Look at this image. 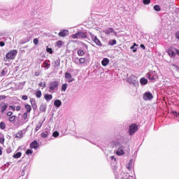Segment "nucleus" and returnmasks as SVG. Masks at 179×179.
<instances>
[{"label":"nucleus","instance_id":"nucleus-47","mask_svg":"<svg viewBox=\"0 0 179 179\" xmlns=\"http://www.w3.org/2000/svg\"><path fill=\"white\" fill-rule=\"evenodd\" d=\"M6 75V73L5 72V70H3L1 73V76H5Z\"/></svg>","mask_w":179,"mask_h":179},{"label":"nucleus","instance_id":"nucleus-1","mask_svg":"<svg viewBox=\"0 0 179 179\" xmlns=\"http://www.w3.org/2000/svg\"><path fill=\"white\" fill-rule=\"evenodd\" d=\"M16 55H17V50H13L6 55V59H14L16 58Z\"/></svg>","mask_w":179,"mask_h":179},{"label":"nucleus","instance_id":"nucleus-26","mask_svg":"<svg viewBox=\"0 0 179 179\" xmlns=\"http://www.w3.org/2000/svg\"><path fill=\"white\" fill-rule=\"evenodd\" d=\"M154 9L156 12H160V10H162V8H160V6L159 5L154 6Z\"/></svg>","mask_w":179,"mask_h":179},{"label":"nucleus","instance_id":"nucleus-37","mask_svg":"<svg viewBox=\"0 0 179 179\" xmlns=\"http://www.w3.org/2000/svg\"><path fill=\"white\" fill-rule=\"evenodd\" d=\"M143 3H144V5H149V3H150V0H143Z\"/></svg>","mask_w":179,"mask_h":179},{"label":"nucleus","instance_id":"nucleus-54","mask_svg":"<svg viewBox=\"0 0 179 179\" xmlns=\"http://www.w3.org/2000/svg\"><path fill=\"white\" fill-rule=\"evenodd\" d=\"M0 156H2V147H0Z\"/></svg>","mask_w":179,"mask_h":179},{"label":"nucleus","instance_id":"nucleus-58","mask_svg":"<svg viewBox=\"0 0 179 179\" xmlns=\"http://www.w3.org/2000/svg\"><path fill=\"white\" fill-rule=\"evenodd\" d=\"M38 86H40V87H41V86H43V83H40L38 84Z\"/></svg>","mask_w":179,"mask_h":179},{"label":"nucleus","instance_id":"nucleus-45","mask_svg":"<svg viewBox=\"0 0 179 179\" xmlns=\"http://www.w3.org/2000/svg\"><path fill=\"white\" fill-rule=\"evenodd\" d=\"M13 114V113L9 111V112L7 113V117H12Z\"/></svg>","mask_w":179,"mask_h":179},{"label":"nucleus","instance_id":"nucleus-2","mask_svg":"<svg viewBox=\"0 0 179 179\" xmlns=\"http://www.w3.org/2000/svg\"><path fill=\"white\" fill-rule=\"evenodd\" d=\"M138 131V125L135 123H133L131 125L129 126V135H132L135 134Z\"/></svg>","mask_w":179,"mask_h":179},{"label":"nucleus","instance_id":"nucleus-51","mask_svg":"<svg viewBox=\"0 0 179 179\" xmlns=\"http://www.w3.org/2000/svg\"><path fill=\"white\" fill-rule=\"evenodd\" d=\"M10 108L13 110V111H15V110H16V108H15L13 106H10Z\"/></svg>","mask_w":179,"mask_h":179},{"label":"nucleus","instance_id":"nucleus-24","mask_svg":"<svg viewBox=\"0 0 179 179\" xmlns=\"http://www.w3.org/2000/svg\"><path fill=\"white\" fill-rule=\"evenodd\" d=\"M0 143L1 145H3V143H5V137L3 136V134L0 135Z\"/></svg>","mask_w":179,"mask_h":179},{"label":"nucleus","instance_id":"nucleus-22","mask_svg":"<svg viewBox=\"0 0 179 179\" xmlns=\"http://www.w3.org/2000/svg\"><path fill=\"white\" fill-rule=\"evenodd\" d=\"M22 156V152H18L16 154L13 155V157H14V159H19V157H21Z\"/></svg>","mask_w":179,"mask_h":179},{"label":"nucleus","instance_id":"nucleus-27","mask_svg":"<svg viewBox=\"0 0 179 179\" xmlns=\"http://www.w3.org/2000/svg\"><path fill=\"white\" fill-rule=\"evenodd\" d=\"M5 128H6V124H5V122H0V129H5Z\"/></svg>","mask_w":179,"mask_h":179},{"label":"nucleus","instance_id":"nucleus-61","mask_svg":"<svg viewBox=\"0 0 179 179\" xmlns=\"http://www.w3.org/2000/svg\"><path fill=\"white\" fill-rule=\"evenodd\" d=\"M178 116L179 117V113L178 114Z\"/></svg>","mask_w":179,"mask_h":179},{"label":"nucleus","instance_id":"nucleus-10","mask_svg":"<svg viewBox=\"0 0 179 179\" xmlns=\"http://www.w3.org/2000/svg\"><path fill=\"white\" fill-rule=\"evenodd\" d=\"M23 135H24L23 130H21L16 134L15 138H17V139H22V138H23Z\"/></svg>","mask_w":179,"mask_h":179},{"label":"nucleus","instance_id":"nucleus-32","mask_svg":"<svg viewBox=\"0 0 179 179\" xmlns=\"http://www.w3.org/2000/svg\"><path fill=\"white\" fill-rule=\"evenodd\" d=\"M41 91L38 90L36 92V96L38 98V99H40V97H41Z\"/></svg>","mask_w":179,"mask_h":179},{"label":"nucleus","instance_id":"nucleus-6","mask_svg":"<svg viewBox=\"0 0 179 179\" xmlns=\"http://www.w3.org/2000/svg\"><path fill=\"white\" fill-rule=\"evenodd\" d=\"M128 82L131 85H135V83H136V77H135V76H130L128 79Z\"/></svg>","mask_w":179,"mask_h":179},{"label":"nucleus","instance_id":"nucleus-35","mask_svg":"<svg viewBox=\"0 0 179 179\" xmlns=\"http://www.w3.org/2000/svg\"><path fill=\"white\" fill-rule=\"evenodd\" d=\"M46 51H47V52H48L49 54H52V52H53L52 48H46Z\"/></svg>","mask_w":179,"mask_h":179},{"label":"nucleus","instance_id":"nucleus-7","mask_svg":"<svg viewBox=\"0 0 179 179\" xmlns=\"http://www.w3.org/2000/svg\"><path fill=\"white\" fill-rule=\"evenodd\" d=\"M167 53L169 57H176V52H174L173 48H169L167 50Z\"/></svg>","mask_w":179,"mask_h":179},{"label":"nucleus","instance_id":"nucleus-62","mask_svg":"<svg viewBox=\"0 0 179 179\" xmlns=\"http://www.w3.org/2000/svg\"><path fill=\"white\" fill-rule=\"evenodd\" d=\"M30 101H31V100Z\"/></svg>","mask_w":179,"mask_h":179},{"label":"nucleus","instance_id":"nucleus-53","mask_svg":"<svg viewBox=\"0 0 179 179\" xmlns=\"http://www.w3.org/2000/svg\"><path fill=\"white\" fill-rule=\"evenodd\" d=\"M16 111H20V106L16 107Z\"/></svg>","mask_w":179,"mask_h":179},{"label":"nucleus","instance_id":"nucleus-36","mask_svg":"<svg viewBox=\"0 0 179 179\" xmlns=\"http://www.w3.org/2000/svg\"><path fill=\"white\" fill-rule=\"evenodd\" d=\"M72 38H79L78 32L72 35Z\"/></svg>","mask_w":179,"mask_h":179},{"label":"nucleus","instance_id":"nucleus-31","mask_svg":"<svg viewBox=\"0 0 179 179\" xmlns=\"http://www.w3.org/2000/svg\"><path fill=\"white\" fill-rule=\"evenodd\" d=\"M65 78L66 79H72V75H71L69 73H66Z\"/></svg>","mask_w":179,"mask_h":179},{"label":"nucleus","instance_id":"nucleus-9","mask_svg":"<svg viewBox=\"0 0 179 179\" xmlns=\"http://www.w3.org/2000/svg\"><path fill=\"white\" fill-rule=\"evenodd\" d=\"M78 38H87V34L86 32H78Z\"/></svg>","mask_w":179,"mask_h":179},{"label":"nucleus","instance_id":"nucleus-25","mask_svg":"<svg viewBox=\"0 0 179 179\" xmlns=\"http://www.w3.org/2000/svg\"><path fill=\"white\" fill-rule=\"evenodd\" d=\"M6 108H8V105L4 103L1 108V113H5V111H6Z\"/></svg>","mask_w":179,"mask_h":179},{"label":"nucleus","instance_id":"nucleus-16","mask_svg":"<svg viewBox=\"0 0 179 179\" xmlns=\"http://www.w3.org/2000/svg\"><path fill=\"white\" fill-rule=\"evenodd\" d=\"M146 76L150 80H155V76L152 75V73H148Z\"/></svg>","mask_w":179,"mask_h":179},{"label":"nucleus","instance_id":"nucleus-38","mask_svg":"<svg viewBox=\"0 0 179 179\" xmlns=\"http://www.w3.org/2000/svg\"><path fill=\"white\" fill-rule=\"evenodd\" d=\"M33 154V150L28 149L26 151V155H32Z\"/></svg>","mask_w":179,"mask_h":179},{"label":"nucleus","instance_id":"nucleus-50","mask_svg":"<svg viewBox=\"0 0 179 179\" xmlns=\"http://www.w3.org/2000/svg\"><path fill=\"white\" fill-rule=\"evenodd\" d=\"M140 47H141V48H143V50H145L146 48V47H145V45H143V44H141L140 45Z\"/></svg>","mask_w":179,"mask_h":179},{"label":"nucleus","instance_id":"nucleus-5","mask_svg":"<svg viewBox=\"0 0 179 179\" xmlns=\"http://www.w3.org/2000/svg\"><path fill=\"white\" fill-rule=\"evenodd\" d=\"M143 100H152L153 99V94L150 92H145L143 96Z\"/></svg>","mask_w":179,"mask_h":179},{"label":"nucleus","instance_id":"nucleus-13","mask_svg":"<svg viewBox=\"0 0 179 179\" xmlns=\"http://www.w3.org/2000/svg\"><path fill=\"white\" fill-rule=\"evenodd\" d=\"M124 153V150H122V147H120L116 151V155H117V156H122Z\"/></svg>","mask_w":179,"mask_h":179},{"label":"nucleus","instance_id":"nucleus-20","mask_svg":"<svg viewBox=\"0 0 179 179\" xmlns=\"http://www.w3.org/2000/svg\"><path fill=\"white\" fill-rule=\"evenodd\" d=\"M24 108L27 110V113L31 111V106L27 103L24 105Z\"/></svg>","mask_w":179,"mask_h":179},{"label":"nucleus","instance_id":"nucleus-19","mask_svg":"<svg viewBox=\"0 0 179 179\" xmlns=\"http://www.w3.org/2000/svg\"><path fill=\"white\" fill-rule=\"evenodd\" d=\"M45 100H47V101H48L50 100H52V94H46L45 95Z\"/></svg>","mask_w":179,"mask_h":179},{"label":"nucleus","instance_id":"nucleus-46","mask_svg":"<svg viewBox=\"0 0 179 179\" xmlns=\"http://www.w3.org/2000/svg\"><path fill=\"white\" fill-rule=\"evenodd\" d=\"M115 44H117V41H116V40H113V41H112V43H110V45H115Z\"/></svg>","mask_w":179,"mask_h":179},{"label":"nucleus","instance_id":"nucleus-40","mask_svg":"<svg viewBox=\"0 0 179 179\" xmlns=\"http://www.w3.org/2000/svg\"><path fill=\"white\" fill-rule=\"evenodd\" d=\"M130 48H131V50H133V52H136V51H137V50H138V49H137L136 48H135L134 45L131 46Z\"/></svg>","mask_w":179,"mask_h":179},{"label":"nucleus","instance_id":"nucleus-52","mask_svg":"<svg viewBox=\"0 0 179 179\" xmlns=\"http://www.w3.org/2000/svg\"><path fill=\"white\" fill-rule=\"evenodd\" d=\"M175 51H176V54H178V55H179V50L177 48H175Z\"/></svg>","mask_w":179,"mask_h":179},{"label":"nucleus","instance_id":"nucleus-44","mask_svg":"<svg viewBox=\"0 0 179 179\" xmlns=\"http://www.w3.org/2000/svg\"><path fill=\"white\" fill-rule=\"evenodd\" d=\"M6 99V96L5 95H0V100H5Z\"/></svg>","mask_w":179,"mask_h":179},{"label":"nucleus","instance_id":"nucleus-12","mask_svg":"<svg viewBox=\"0 0 179 179\" xmlns=\"http://www.w3.org/2000/svg\"><path fill=\"white\" fill-rule=\"evenodd\" d=\"M101 64H102L103 66H107V65H108V64H110V60L108 59V58H104L102 60Z\"/></svg>","mask_w":179,"mask_h":179},{"label":"nucleus","instance_id":"nucleus-49","mask_svg":"<svg viewBox=\"0 0 179 179\" xmlns=\"http://www.w3.org/2000/svg\"><path fill=\"white\" fill-rule=\"evenodd\" d=\"M22 100H27V95H23L22 96Z\"/></svg>","mask_w":179,"mask_h":179},{"label":"nucleus","instance_id":"nucleus-28","mask_svg":"<svg viewBox=\"0 0 179 179\" xmlns=\"http://www.w3.org/2000/svg\"><path fill=\"white\" fill-rule=\"evenodd\" d=\"M15 120H16V115L10 116L8 118V120L10 121V122H13Z\"/></svg>","mask_w":179,"mask_h":179},{"label":"nucleus","instance_id":"nucleus-8","mask_svg":"<svg viewBox=\"0 0 179 179\" xmlns=\"http://www.w3.org/2000/svg\"><path fill=\"white\" fill-rule=\"evenodd\" d=\"M30 148L31 149H37V148H38V143H37V141L35 140L31 143Z\"/></svg>","mask_w":179,"mask_h":179},{"label":"nucleus","instance_id":"nucleus-39","mask_svg":"<svg viewBox=\"0 0 179 179\" xmlns=\"http://www.w3.org/2000/svg\"><path fill=\"white\" fill-rule=\"evenodd\" d=\"M56 44L57 47H61V45H62V41H58Z\"/></svg>","mask_w":179,"mask_h":179},{"label":"nucleus","instance_id":"nucleus-17","mask_svg":"<svg viewBox=\"0 0 179 179\" xmlns=\"http://www.w3.org/2000/svg\"><path fill=\"white\" fill-rule=\"evenodd\" d=\"M141 85H148V79L142 78L140 80Z\"/></svg>","mask_w":179,"mask_h":179},{"label":"nucleus","instance_id":"nucleus-21","mask_svg":"<svg viewBox=\"0 0 179 179\" xmlns=\"http://www.w3.org/2000/svg\"><path fill=\"white\" fill-rule=\"evenodd\" d=\"M48 135H50V133H48V131H45V132L41 133V138H48Z\"/></svg>","mask_w":179,"mask_h":179},{"label":"nucleus","instance_id":"nucleus-3","mask_svg":"<svg viewBox=\"0 0 179 179\" xmlns=\"http://www.w3.org/2000/svg\"><path fill=\"white\" fill-rule=\"evenodd\" d=\"M91 38L92 41H94V43L96 44V45H99V47H101V45H103V44L101 43V41H100V40L99 39V38H97V36L93 34H91Z\"/></svg>","mask_w":179,"mask_h":179},{"label":"nucleus","instance_id":"nucleus-33","mask_svg":"<svg viewBox=\"0 0 179 179\" xmlns=\"http://www.w3.org/2000/svg\"><path fill=\"white\" fill-rule=\"evenodd\" d=\"M79 62L80 64H85L86 62V59H85L84 57H80L79 59Z\"/></svg>","mask_w":179,"mask_h":179},{"label":"nucleus","instance_id":"nucleus-34","mask_svg":"<svg viewBox=\"0 0 179 179\" xmlns=\"http://www.w3.org/2000/svg\"><path fill=\"white\" fill-rule=\"evenodd\" d=\"M52 136H54V138H58V136H59V133L58 131H54L52 134Z\"/></svg>","mask_w":179,"mask_h":179},{"label":"nucleus","instance_id":"nucleus-55","mask_svg":"<svg viewBox=\"0 0 179 179\" xmlns=\"http://www.w3.org/2000/svg\"><path fill=\"white\" fill-rule=\"evenodd\" d=\"M83 45H84V47H85V48L87 50V48H88L87 45L83 43Z\"/></svg>","mask_w":179,"mask_h":179},{"label":"nucleus","instance_id":"nucleus-4","mask_svg":"<svg viewBox=\"0 0 179 179\" xmlns=\"http://www.w3.org/2000/svg\"><path fill=\"white\" fill-rule=\"evenodd\" d=\"M59 85V84L58 83V81L51 82L49 87L50 92H52L53 90H55V89L58 87Z\"/></svg>","mask_w":179,"mask_h":179},{"label":"nucleus","instance_id":"nucleus-60","mask_svg":"<svg viewBox=\"0 0 179 179\" xmlns=\"http://www.w3.org/2000/svg\"><path fill=\"white\" fill-rule=\"evenodd\" d=\"M43 87H45V83H44L43 84Z\"/></svg>","mask_w":179,"mask_h":179},{"label":"nucleus","instance_id":"nucleus-48","mask_svg":"<svg viewBox=\"0 0 179 179\" xmlns=\"http://www.w3.org/2000/svg\"><path fill=\"white\" fill-rule=\"evenodd\" d=\"M5 45V42L0 41V47H3Z\"/></svg>","mask_w":179,"mask_h":179},{"label":"nucleus","instance_id":"nucleus-42","mask_svg":"<svg viewBox=\"0 0 179 179\" xmlns=\"http://www.w3.org/2000/svg\"><path fill=\"white\" fill-rule=\"evenodd\" d=\"M34 44H35V45H37V44H38V38H36L34 39Z\"/></svg>","mask_w":179,"mask_h":179},{"label":"nucleus","instance_id":"nucleus-43","mask_svg":"<svg viewBox=\"0 0 179 179\" xmlns=\"http://www.w3.org/2000/svg\"><path fill=\"white\" fill-rule=\"evenodd\" d=\"M43 65H44L45 68H48V66H51V64H50L47 62H44Z\"/></svg>","mask_w":179,"mask_h":179},{"label":"nucleus","instance_id":"nucleus-30","mask_svg":"<svg viewBox=\"0 0 179 179\" xmlns=\"http://www.w3.org/2000/svg\"><path fill=\"white\" fill-rule=\"evenodd\" d=\"M41 124H38L35 128V131L37 132L38 131H40V129H41Z\"/></svg>","mask_w":179,"mask_h":179},{"label":"nucleus","instance_id":"nucleus-29","mask_svg":"<svg viewBox=\"0 0 179 179\" xmlns=\"http://www.w3.org/2000/svg\"><path fill=\"white\" fill-rule=\"evenodd\" d=\"M67 87H68V84H66V83L63 84L62 86V92H65L66 90Z\"/></svg>","mask_w":179,"mask_h":179},{"label":"nucleus","instance_id":"nucleus-15","mask_svg":"<svg viewBox=\"0 0 179 179\" xmlns=\"http://www.w3.org/2000/svg\"><path fill=\"white\" fill-rule=\"evenodd\" d=\"M54 104H55V107H61V104H62V102H61V101L59 99H56L54 101Z\"/></svg>","mask_w":179,"mask_h":179},{"label":"nucleus","instance_id":"nucleus-56","mask_svg":"<svg viewBox=\"0 0 179 179\" xmlns=\"http://www.w3.org/2000/svg\"><path fill=\"white\" fill-rule=\"evenodd\" d=\"M133 46H134V47H138V45L136 44V43H134L133 44Z\"/></svg>","mask_w":179,"mask_h":179},{"label":"nucleus","instance_id":"nucleus-57","mask_svg":"<svg viewBox=\"0 0 179 179\" xmlns=\"http://www.w3.org/2000/svg\"><path fill=\"white\" fill-rule=\"evenodd\" d=\"M71 82H73V80L72 79L69 80V83H71Z\"/></svg>","mask_w":179,"mask_h":179},{"label":"nucleus","instance_id":"nucleus-14","mask_svg":"<svg viewBox=\"0 0 179 179\" xmlns=\"http://www.w3.org/2000/svg\"><path fill=\"white\" fill-rule=\"evenodd\" d=\"M104 33H106L107 35L111 34V33H114V29L113 27H110L108 29L103 31Z\"/></svg>","mask_w":179,"mask_h":179},{"label":"nucleus","instance_id":"nucleus-18","mask_svg":"<svg viewBox=\"0 0 179 179\" xmlns=\"http://www.w3.org/2000/svg\"><path fill=\"white\" fill-rule=\"evenodd\" d=\"M77 54L78 55H79V57H83V55H85V51H83V50L82 49H79L77 51Z\"/></svg>","mask_w":179,"mask_h":179},{"label":"nucleus","instance_id":"nucleus-11","mask_svg":"<svg viewBox=\"0 0 179 179\" xmlns=\"http://www.w3.org/2000/svg\"><path fill=\"white\" fill-rule=\"evenodd\" d=\"M68 33H69L68 30L64 29V30L61 31L60 32H59L58 35L60 37H66V34H68Z\"/></svg>","mask_w":179,"mask_h":179},{"label":"nucleus","instance_id":"nucleus-23","mask_svg":"<svg viewBox=\"0 0 179 179\" xmlns=\"http://www.w3.org/2000/svg\"><path fill=\"white\" fill-rule=\"evenodd\" d=\"M52 65L54 66V68H57V66H59V61L56 60L52 63Z\"/></svg>","mask_w":179,"mask_h":179},{"label":"nucleus","instance_id":"nucleus-59","mask_svg":"<svg viewBox=\"0 0 179 179\" xmlns=\"http://www.w3.org/2000/svg\"><path fill=\"white\" fill-rule=\"evenodd\" d=\"M110 159H111V160H113V159H114V156H111Z\"/></svg>","mask_w":179,"mask_h":179},{"label":"nucleus","instance_id":"nucleus-41","mask_svg":"<svg viewBox=\"0 0 179 179\" xmlns=\"http://www.w3.org/2000/svg\"><path fill=\"white\" fill-rule=\"evenodd\" d=\"M27 117H28L27 112L23 113L22 117L24 118V120H27Z\"/></svg>","mask_w":179,"mask_h":179}]
</instances>
